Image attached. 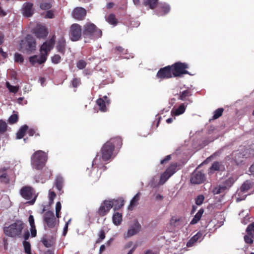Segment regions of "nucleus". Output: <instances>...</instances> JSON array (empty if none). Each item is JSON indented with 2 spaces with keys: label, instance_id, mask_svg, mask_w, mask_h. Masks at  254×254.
I'll return each instance as SVG.
<instances>
[{
  "label": "nucleus",
  "instance_id": "f257e3e1",
  "mask_svg": "<svg viewBox=\"0 0 254 254\" xmlns=\"http://www.w3.org/2000/svg\"><path fill=\"white\" fill-rule=\"evenodd\" d=\"M82 36L85 39H95L100 38L102 31L92 23H87L84 25Z\"/></svg>",
  "mask_w": 254,
  "mask_h": 254
},
{
  "label": "nucleus",
  "instance_id": "f03ea898",
  "mask_svg": "<svg viewBox=\"0 0 254 254\" xmlns=\"http://www.w3.org/2000/svg\"><path fill=\"white\" fill-rule=\"evenodd\" d=\"M47 160V154L43 151L38 150L32 155L31 163L33 168L39 170L44 167Z\"/></svg>",
  "mask_w": 254,
  "mask_h": 254
},
{
  "label": "nucleus",
  "instance_id": "7ed1b4c3",
  "mask_svg": "<svg viewBox=\"0 0 254 254\" xmlns=\"http://www.w3.org/2000/svg\"><path fill=\"white\" fill-rule=\"evenodd\" d=\"M23 226L24 224L21 221L17 220L9 226L4 227L3 231L4 234L9 237L19 236L21 235Z\"/></svg>",
  "mask_w": 254,
  "mask_h": 254
},
{
  "label": "nucleus",
  "instance_id": "20e7f679",
  "mask_svg": "<svg viewBox=\"0 0 254 254\" xmlns=\"http://www.w3.org/2000/svg\"><path fill=\"white\" fill-rule=\"evenodd\" d=\"M20 194L25 199L30 200L28 203L30 205L34 204L38 195L34 189L29 186L23 187L20 190Z\"/></svg>",
  "mask_w": 254,
  "mask_h": 254
},
{
  "label": "nucleus",
  "instance_id": "39448f33",
  "mask_svg": "<svg viewBox=\"0 0 254 254\" xmlns=\"http://www.w3.org/2000/svg\"><path fill=\"white\" fill-rule=\"evenodd\" d=\"M171 69H172V73L173 77H181L184 74H190L187 69L189 68V64L186 63H182L180 62H176L171 65Z\"/></svg>",
  "mask_w": 254,
  "mask_h": 254
},
{
  "label": "nucleus",
  "instance_id": "423d86ee",
  "mask_svg": "<svg viewBox=\"0 0 254 254\" xmlns=\"http://www.w3.org/2000/svg\"><path fill=\"white\" fill-rule=\"evenodd\" d=\"M43 219L45 230L51 229L55 227L56 218L52 211L48 210L46 212L43 216Z\"/></svg>",
  "mask_w": 254,
  "mask_h": 254
},
{
  "label": "nucleus",
  "instance_id": "0eeeda50",
  "mask_svg": "<svg viewBox=\"0 0 254 254\" xmlns=\"http://www.w3.org/2000/svg\"><path fill=\"white\" fill-rule=\"evenodd\" d=\"M82 27L79 24L77 23L72 24L70 27L69 32L70 40L75 42L80 40L82 36Z\"/></svg>",
  "mask_w": 254,
  "mask_h": 254
},
{
  "label": "nucleus",
  "instance_id": "6e6552de",
  "mask_svg": "<svg viewBox=\"0 0 254 254\" xmlns=\"http://www.w3.org/2000/svg\"><path fill=\"white\" fill-rule=\"evenodd\" d=\"M235 182V180L233 177H229L223 181L221 185L215 187L213 190V193L215 194H218L224 192L225 190H229Z\"/></svg>",
  "mask_w": 254,
  "mask_h": 254
},
{
  "label": "nucleus",
  "instance_id": "1a4fd4ad",
  "mask_svg": "<svg viewBox=\"0 0 254 254\" xmlns=\"http://www.w3.org/2000/svg\"><path fill=\"white\" fill-rule=\"evenodd\" d=\"M114 150V146L112 144L111 141L106 142L101 148L102 159L107 161L110 160Z\"/></svg>",
  "mask_w": 254,
  "mask_h": 254
},
{
  "label": "nucleus",
  "instance_id": "9d476101",
  "mask_svg": "<svg viewBox=\"0 0 254 254\" xmlns=\"http://www.w3.org/2000/svg\"><path fill=\"white\" fill-rule=\"evenodd\" d=\"M41 170L40 174L35 175V179L37 183H44L52 176V171L48 167H44Z\"/></svg>",
  "mask_w": 254,
  "mask_h": 254
},
{
  "label": "nucleus",
  "instance_id": "9b49d317",
  "mask_svg": "<svg viewBox=\"0 0 254 254\" xmlns=\"http://www.w3.org/2000/svg\"><path fill=\"white\" fill-rule=\"evenodd\" d=\"M21 46L22 48H24L27 52L35 50L36 47L35 40L32 35H27L25 37V41H22Z\"/></svg>",
  "mask_w": 254,
  "mask_h": 254
},
{
  "label": "nucleus",
  "instance_id": "f8f14e48",
  "mask_svg": "<svg viewBox=\"0 0 254 254\" xmlns=\"http://www.w3.org/2000/svg\"><path fill=\"white\" fill-rule=\"evenodd\" d=\"M156 76L161 80L173 77L172 69H171V65H167L160 68Z\"/></svg>",
  "mask_w": 254,
  "mask_h": 254
},
{
  "label": "nucleus",
  "instance_id": "ddd939ff",
  "mask_svg": "<svg viewBox=\"0 0 254 254\" xmlns=\"http://www.w3.org/2000/svg\"><path fill=\"white\" fill-rule=\"evenodd\" d=\"M206 180L204 173L197 169L195 170L191 175L190 182L193 184H200Z\"/></svg>",
  "mask_w": 254,
  "mask_h": 254
},
{
  "label": "nucleus",
  "instance_id": "4468645a",
  "mask_svg": "<svg viewBox=\"0 0 254 254\" xmlns=\"http://www.w3.org/2000/svg\"><path fill=\"white\" fill-rule=\"evenodd\" d=\"M55 40L56 36L53 35L48 41L45 42L42 45L40 48V52L42 54H46L48 56V52L54 47L55 43Z\"/></svg>",
  "mask_w": 254,
  "mask_h": 254
},
{
  "label": "nucleus",
  "instance_id": "2eb2a0df",
  "mask_svg": "<svg viewBox=\"0 0 254 254\" xmlns=\"http://www.w3.org/2000/svg\"><path fill=\"white\" fill-rule=\"evenodd\" d=\"M112 204L109 200H104L97 211L98 215L101 217L106 215L112 208Z\"/></svg>",
  "mask_w": 254,
  "mask_h": 254
},
{
  "label": "nucleus",
  "instance_id": "dca6fc26",
  "mask_svg": "<svg viewBox=\"0 0 254 254\" xmlns=\"http://www.w3.org/2000/svg\"><path fill=\"white\" fill-rule=\"evenodd\" d=\"M247 235L244 236L245 242L248 244L251 245L253 243V238L254 237V223L248 225L246 229Z\"/></svg>",
  "mask_w": 254,
  "mask_h": 254
},
{
  "label": "nucleus",
  "instance_id": "f3484780",
  "mask_svg": "<svg viewBox=\"0 0 254 254\" xmlns=\"http://www.w3.org/2000/svg\"><path fill=\"white\" fill-rule=\"evenodd\" d=\"M86 13L87 12L85 8L81 7H77L73 9L72 16L77 20H82L85 18Z\"/></svg>",
  "mask_w": 254,
  "mask_h": 254
},
{
  "label": "nucleus",
  "instance_id": "a211bd4d",
  "mask_svg": "<svg viewBox=\"0 0 254 254\" xmlns=\"http://www.w3.org/2000/svg\"><path fill=\"white\" fill-rule=\"evenodd\" d=\"M33 33L38 38H45L48 34L47 28L42 25L36 26L34 29Z\"/></svg>",
  "mask_w": 254,
  "mask_h": 254
},
{
  "label": "nucleus",
  "instance_id": "6ab92c4d",
  "mask_svg": "<svg viewBox=\"0 0 254 254\" xmlns=\"http://www.w3.org/2000/svg\"><path fill=\"white\" fill-rule=\"evenodd\" d=\"M141 228L140 224L137 221H136L134 225L128 230L127 234L125 235V238H129L136 235L140 231Z\"/></svg>",
  "mask_w": 254,
  "mask_h": 254
},
{
  "label": "nucleus",
  "instance_id": "aec40b11",
  "mask_svg": "<svg viewBox=\"0 0 254 254\" xmlns=\"http://www.w3.org/2000/svg\"><path fill=\"white\" fill-rule=\"evenodd\" d=\"M243 158L242 153L236 151L233 152L230 156H227L225 159L227 161L232 159L233 164L239 165L240 163L242 162Z\"/></svg>",
  "mask_w": 254,
  "mask_h": 254
},
{
  "label": "nucleus",
  "instance_id": "412c9836",
  "mask_svg": "<svg viewBox=\"0 0 254 254\" xmlns=\"http://www.w3.org/2000/svg\"><path fill=\"white\" fill-rule=\"evenodd\" d=\"M33 4L31 2H25L23 4L22 14L27 17H31L34 13Z\"/></svg>",
  "mask_w": 254,
  "mask_h": 254
},
{
  "label": "nucleus",
  "instance_id": "4be33fe9",
  "mask_svg": "<svg viewBox=\"0 0 254 254\" xmlns=\"http://www.w3.org/2000/svg\"><path fill=\"white\" fill-rule=\"evenodd\" d=\"M66 46V41L63 36L58 39L56 45V49L58 52L63 55H64Z\"/></svg>",
  "mask_w": 254,
  "mask_h": 254
},
{
  "label": "nucleus",
  "instance_id": "5701e85b",
  "mask_svg": "<svg viewBox=\"0 0 254 254\" xmlns=\"http://www.w3.org/2000/svg\"><path fill=\"white\" fill-rule=\"evenodd\" d=\"M192 95L191 91L189 89L180 92L178 99L182 101H187V105L192 102V101L189 98Z\"/></svg>",
  "mask_w": 254,
  "mask_h": 254
},
{
  "label": "nucleus",
  "instance_id": "b1692460",
  "mask_svg": "<svg viewBox=\"0 0 254 254\" xmlns=\"http://www.w3.org/2000/svg\"><path fill=\"white\" fill-rule=\"evenodd\" d=\"M183 219L181 217L172 216L170 220V224L173 228H178L183 225Z\"/></svg>",
  "mask_w": 254,
  "mask_h": 254
},
{
  "label": "nucleus",
  "instance_id": "393cba45",
  "mask_svg": "<svg viewBox=\"0 0 254 254\" xmlns=\"http://www.w3.org/2000/svg\"><path fill=\"white\" fill-rule=\"evenodd\" d=\"M170 10V6L166 3L161 4L158 7L156 13L159 16L168 13Z\"/></svg>",
  "mask_w": 254,
  "mask_h": 254
},
{
  "label": "nucleus",
  "instance_id": "a878e982",
  "mask_svg": "<svg viewBox=\"0 0 254 254\" xmlns=\"http://www.w3.org/2000/svg\"><path fill=\"white\" fill-rule=\"evenodd\" d=\"M110 202H111L112 204V207H114V209L115 210H118L120 209L124 205L125 201L122 198H119L118 199H113L112 200H110Z\"/></svg>",
  "mask_w": 254,
  "mask_h": 254
},
{
  "label": "nucleus",
  "instance_id": "bb28decb",
  "mask_svg": "<svg viewBox=\"0 0 254 254\" xmlns=\"http://www.w3.org/2000/svg\"><path fill=\"white\" fill-rule=\"evenodd\" d=\"M202 233L200 232H197L194 235L187 243L188 247H192L193 244L198 241H200L202 239Z\"/></svg>",
  "mask_w": 254,
  "mask_h": 254
},
{
  "label": "nucleus",
  "instance_id": "cd10ccee",
  "mask_svg": "<svg viewBox=\"0 0 254 254\" xmlns=\"http://www.w3.org/2000/svg\"><path fill=\"white\" fill-rule=\"evenodd\" d=\"M187 106H185L184 104H182L178 108L173 109L171 111V115L172 116H179L183 114L185 112Z\"/></svg>",
  "mask_w": 254,
  "mask_h": 254
},
{
  "label": "nucleus",
  "instance_id": "c85d7f7f",
  "mask_svg": "<svg viewBox=\"0 0 254 254\" xmlns=\"http://www.w3.org/2000/svg\"><path fill=\"white\" fill-rule=\"evenodd\" d=\"M6 171V169L5 168L0 169V181L5 184H8L9 182V179Z\"/></svg>",
  "mask_w": 254,
  "mask_h": 254
},
{
  "label": "nucleus",
  "instance_id": "c756f323",
  "mask_svg": "<svg viewBox=\"0 0 254 254\" xmlns=\"http://www.w3.org/2000/svg\"><path fill=\"white\" fill-rule=\"evenodd\" d=\"M251 187L252 184L249 181H247L245 182L238 191V195H240V193L247 192L251 188Z\"/></svg>",
  "mask_w": 254,
  "mask_h": 254
},
{
  "label": "nucleus",
  "instance_id": "7c9ffc66",
  "mask_svg": "<svg viewBox=\"0 0 254 254\" xmlns=\"http://www.w3.org/2000/svg\"><path fill=\"white\" fill-rule=\"evenodd\" d=\"M140 195L141 193L138 192L134 195V196L130 200V204L128 206V209L132 210L133 207L137 205L138 201L140 199Z\"/></svg>",
  "mask_w": 254,
  "mask_h": 254
},
{
  "label": "nucleus",
  "instance_id": "2f4dec72",
  "mask_svg": "<svg viewBox=\"0 0 254 254\" xmlns=\"http://www.w3.org/2000/svg\"><path fill=\"white\" fill-rule=\"evenodd\" d=\"M203 213L204 209L203 208L200 209L190 221V224L194 225L197 223L200 220Z\"/></svg>",
  "mask_w": 254,
  "mask_h": 254
},
{
  "label": "nucleus",
  "instance_id": "473e14b6",
  "mask_svg": "<svg viewBox=\"0 0 254 254\" xmlns=\"http://www.w3.org/2000/svg\"><path fill=\"white\" fill-rule=\"evenodd\" d=\"M40 2V7L42 9H49L52 7V0H38Z\"/></svg>",
  "mask_w": 254,
  "mask_h": 254
},
{
  "label": "nucleus",
  "instance_id": "72a5a7b5",
  "mask_svg": "<svg viewBox=\"0 0 254 254\" xmlns=\"http://www.w3.org/2000/svg\"><path fill=\"white\" fill-rule=\"evenodd\" d=\"M158 2V0H144L143 4L145 6H148L150 9H155Z\"/></svg>",
  "mask_w": 254,
  "mask_h": 254
},
{
  "label": "nucleus",
  "instance_id": "f704fd0d",
  "mask_svg": "<svg viewBox=\"0 0 254 254\" xmlns=\"http://www.w3.org/2000/svg\"><path fill=\"white\" fill-rule=\"evenodd\" d=\"M108 141H111L112 144L114 146V149L115 147L121 148L123 144L122 139L120 137L111 138Z\"/></svg>",
  "mask_w": 254,
  "mask_h": 254
},
{
  "label": "nucleus",
  "instance_id": "c9c22d12",
  "mask_svg": "<svg viewBox=\"0 0 254 254\" xmlns=\"http://www.w3.org/2000/svg\"><path fill=\"white\" fill-rule=\"evenodd\" d=\"M28 129V127L27 125H25L22 126L19 129L18 132L16 133V138L17 139H21L22 138L25 132L27 131Z\"/></svg>",
  "mask_w": 254,
  "mask_h": 254
},
{
  "label": "nucleus",
  "instance_id": "e433bc0d",
  "mask_svg": "<svg viewBox=\"0 0 254 254\" xmlns=\"http://www.w3.org/2000/svg\"><path fill=\"white\" fill-rule=\"evenodd\" d=\"M64 179L61 176L57 177L55 180V186L58 190L61 192L63 187Z\"/></svg>",
  "mask_w": 254,
  "mask_h": 254
},
{
  "label": "nucleus",
  "instance_id": "4c0bfd02",
  "mask_svg": "<svg viewBox=\"0 0 254 254\" xmlns=\"http://www.w3.org/2000/svg\"><path fill=\"white\" fill-rule=\"evenodd\" d=\"M122 221V214L119 212L115 213L113 216V222L115 225H119Z\"/></svg>",
  "mask_w": 254,
  "mask_h": 254
},
{
  "label": "nucleus",
  "instance_id": "58836bf2",
  "mask_svg": "<svg viewBox=\"0 0 254 254\" xmlns=\"http://www.w3.org/2000/svg\"><path fill=\"white\" fill-rule=\"evenodd\" d=\"M96 103L99 106V109L101 112H105L107 111L105 101L103 99L99 98L97 100Z\"/></svg>",
  "mask_w": 254,
  "mask_h": 254
},
{
  "label": "nucleus",
  "instance_id": "ea45409f",
  "mask_svg": "<svg viewBox=\"0 0 254 254\" xmlns=\"http://www.w3.org/2000/svg\"><path fill=\"white\" fill-rule=\"evenodd\" d=\"M178 164L177 163H172L169 167L166 170L169 174L172 176L177 170V167Z\"/></svg>",
  "mask_w": 254,
  "mask_h": 254
},
{
  "label": "nucleus",
  "instance_id": "a19ab883",
  "mask_svg": "<svg viewBox=\"0 0 254 254\" xmlns=\"http://www.w3.org/2000/svg\"><path fill=\"white\" fill-rule=\"evenodd\" d=\"M107 21L110 24L113 25H116L118 22V19L116 18V16L114 14H110L107 19Z\"/></svg>",
  "mask_w": 254,
  "mask_h": 254
},
{
  "label": "nucleus",
  "instance_id": "79ce46f5",
  "mask_svg": "<svg viewBox=\"0 0 254 254\" xmlns=\"http://www.w3.org/2000/svg\"><path fill=\"white\" fill-rule=\"evenodd\" d=\"M171 177V175L167 171H165L160 176V183L162 184L165 183Z\"/></svg>",
  "mask_w": 254,
  "mask_h": 254
},
{
  "label": "nucleus",
  "instance_id": "37998d69",
  "mask_svg": "<svg viewBox=\"0 0 254 254\" xmlns=\"http://www.w3.org/2000/svg\"><path fill=\"white\" fill-rule=\"evenodd\" d=\"M223 111L224 109L222 108H220L216 110L214 112V115L212 117V119L216 120L218 119L222 115Z\"/></svg>",
  "mask_w": 254,
  "mask_h": 254
},
{
  "label": "nucleus",
  "instance_id": "c03bdc74",
  "mask_svg": "<svg viewBox=\"0 0 254 254\" xmlns=\"http://www.w3.org/2000/svg\"><path fill=\"white\" fill-rule=\"evenodd\" d=\"M24 252L27 254H32L31 252V245L29 242L24 241L23 243Z\"/></svg>",
  "mask_w": 254,
  "mask_h": 254
},
{
  "label": "nucleus",
  "instance_id": "a18cd8bd",
  "mask_svg": "<svg viewBox=\"0 0 254 254\" xmlns=\"http://www.w3.org/2000/svg\"><path fill=\"white\" fill-rule=\"evenodd\" d=\"M6 86L8 89L9 92L13 93H17L19 89L18 86H12L8 82H6Z\"/></svg>",
  "mask_w": 254,
  "mask_h": 254
},
{
  "label": "nucleus",
  "instance_id": "49530a36",
  "mask_svg": "<svg viewBox=\"0 0 254 254\" xmlns=\"http://www.w3.org/2000/svg\"><path fill=\"white\" fill-rule=\"evenodd\" d=\"M18 119V116L17 114H14L10 116L8 119V123L10 124H14L16 123Z\"/></svg>",
  "mask_w": 254,
  "mask_h": 254
},
{
  "label": "nucleus",
  "instance_id": "de8ad7c7",
  "mask_svg": "<svg viewBox=\"0 0 254 254\" xmlns=\"http://www.w3.org/2000/svg\"><path fill=\"white\" fill-rule=\"evenodd\" d=\"M47 55H46V54H42L41 53V55H40V57L39 58L37 57V63L39 64H42L44 63L47 60Z\"/></svg>",
  "mask_w": 254,
  "mask_h": 254
},
{
  "label": "nucleus",
  "instance_id": "09e8293b",
  "mask_svg": "<svg viewBox=\"0 0 254 254\" xmlns=\"http://www.w3.org/2000/svg\"><path fill=\"white\" fill-rule=\"evenodd\" d=\"M7 127L6 123L2 120H0V133H4L5 132L7 129Z\"/></svg>",
  "mask_w": 254,
  "mask_h": 254
},
{
  "label": "nucleus",
  "instance_id": "8fccbe9b",
  "mask_svg": "<svg viewBox=\"0 0 254 254\" xmlns=\"http://www.w3.org/2000/svg\"><path fill=\"white\" fill-rule=\"evenodd\" d=\"M221 164L218 162H214L211 167L210 168V171H219L220 169Z\"/></svg>",
  "mask_w": 254,
  "mask_h": 254
},
{
  "label": "nucleus",
  "instance_id": "3c124183",
  "mask_svg": "<svg viewBox=\"0 0 254 254\" xmlns=\"http://www.w3.org/2000/svg\"><path fill=\"white\" fill-rule=\"evenodd\" d=\"M204 196L202 194L198 195L195 199V203L197 205H201L204 201Z\"/></svg>",
  "mask_w": 254,
  "mask_h": 254
},
{
  "label": "nucleus",
  "instance_id": "603ef678",
  "mask_svg": "<svg viewBox=\"0 0 254 254\" xmlns=\"http://www.w3.org/2000/svg\"><path fill=\"white\" fill-rule=\"evenodd\" d=\"M87 63L83 60H80L77 63L76 65L78 69H82L86 66Z\"/></svg>",
  "mask_w": 254,
  "mask_h": 254
},
{
  "label": "nucleus",
  "instance_id": "864d4df0",
  "mask_svg": "<svg viewBox=\"0 0 254 254\" xmlns=\"http://www.w3.org/2000/svg\"><path fill=\"white\" fill-rule=\"evenodd\" d=\"M51 60L53 63L58 64L60 63L61 61V57L58 54L55 55L52 57Z\"/></svg>",
  "mask_w": 254,
  "mask_h": 254
},
{
  "label": "nucleus",
  "instance_id": "5fc2aeb1",
  "mask_svg": "<svg viewBox=\"0 0 254 254\" xmlns=\"http://www.w3.org/2000/svg\"><path fill=\"white\" fill-rule=\"evenodd\" d=\"M72 86L74 88H77L81 84V80L79 78H74L71 81Z\"/></svg>",
  "mask_w": 254,
  "mask_h": 254
},
{
  "label": "nucleus",
  "instance_id": "6e6d98bb",
  "mask_svg": "<svg viewBox=\"0 0 254 254\" xmlns=\"http://www.w3.org/2000/svg\"><path fill=\"white\" fill-rule=\"evenodd\" d=\"M14 60L15 62L20 63H23L24 61L23 56L18 53L15 54Z\"/></svg>",
  "mask_w": 254,
  "mask_h": 254
},
{
  "label": "nucleus",
  "instance_id": "4d7b16f0",
  "mask_svg": "<svg viewBox=\"0 0 254 254\" xmlns=\"http://www.w3.org/2000/svg\"><path fill=\"white\" fill-rule=\"evenodd\" d=\"M61 208L62 205L61 202L60 201L57 202L56 205V215L58 218L60 217V212L61 211Z\"/></svg>",
  "mask_w": 254,
  "mask_h": 254
},
{
  "label": "nucleus",
  "instance_id": "13d9d810",
  "mask_svg": "<svg viewBox=\"0 0 254 254\" xmlns=\"http://www.w3.org/2000/svg\"><path fill=\"white\" fill-rule=\"evenodd\" d=\"M115 53L117 54H122L126 53V50L121 46H117L115 49Z\"/></svg>",
  "mask_w": 254,
  "mask_h": 254
},
{
  "label": "nucleus",
  "instance_id": "bf43d9fd",
  "mask_svg": "<svg viewBox=\"0 0 254 254\" xmlns=\"http://www.w3.org/2000/svg\"><path fill=\"white\" fill-rule=\"evenodd\" d=\"M56 196V194L54 191H50L49 194V204L52 205L54 203V199Z\"/></svg>",
  "mask_w": 254,
  "mask_h": 254
},
{
  "label": "nucleus",
  "instance_id": "052dcab7",
  "mask_svg": "<svg viewBox=\"0 0 254 254\" xmlns=\"http://www.w3.org/2000/svg\"><path fill=\"white\" fill-rule=\"evenodd\" d=\"M92 167H93V168H94L93 171H94V170L95 169V168H100V166H99V164H98V159L97 158V156L95 157V158L93 161Z\"/></svg>",
  "mask_w": 254,
  "mask_h": 254
},
{
  "label": "nucleus",
  "instance_id": "680f3d73",
  "mask_svg": "<svg viewBox=\"0 0 254 254\" xmlns=\"http://www.w3.org/2000/svg\"><path fill=\"white\" fill-rule=\"evenodd\" d=\"M171 159V155H167L163 159L161 160L160 164H164L167 162H168Z\"/></svg>",
  "mask_w": 254,
  "mask_h": 254
},
{
  "label": "nucleus",
  "instance_id": "e2e57ef3",
  "mask_svg": "<svg viewBox=\"0 0 254 254\" xmlns=\"http://www.w3.org/2000/svg\"><path fill=\"white\" fill-rule=\"evenodd\" d=\"M28 221H29V222L31 227H35V223H34V217L33 215H30L29 216Z\"/></svg>",
  "mask_w": 254,
  "mask_h": 254
},
{
  "label": "nucleus",
  "instance_id": "0e129e2a",
  "mask_svg": "<svg viewBox=\"0 0 254 254\" xmlns=\"http://www.w3.org/2000/svg\"><path fill=\"white\" fill-rule=\"evenodd\" d=\"M37 56L35 55V56L30 57L29 58V62L33 65L35 64L36 63H37Z\"/></svg>",
  "mask_w": 254,
  "mask_h": 254
},
{
  "label": "nucleus",
  "instance_id": "69168bd1",
  "mask_svg": "<svg viewBox=\"0 0 254 254\" xmlns=\"http://www.w3.org/2000/svg\"><path fill=\"white\" fill-rule=\"evenodd\" d=\"M46 17L49 18H53L54 17V14L52 10L47 11Z\"/></svg>",
  "mask_w": 254,
  "mask_h": 254
},
{
  "label": "nucleus",
  "instance_id": "338daca9",
  "mask_svg": "<svg viewBox=\"0 0 254 254\" xmlns=\"http://www.w3.org/2000/svg\"><path fill=\"white\" fill-rule=\"evenodd\" d=\"M31 236L32 237H35L37 235V231L36 229V227H31Z\"/></svg>",
  "mask_w": 254,
  "mask_h": 254
},
{
  "label": "nucleus",
  "instance_id": "774afa93",
  "mask_svg": "<svg viewBox=\"0 0 254 254\" xmlns=\"http://www.w3.org/2000/svg\"><path fill=\"white\" fill-rule=\"evenodd\" d=\"M105 238V233L103 230H101L100 231V234H99V239L100 240H103Z\"/></svg>",
  "mask_w": 254,
  "mask_h": 254
}]
</instances>
